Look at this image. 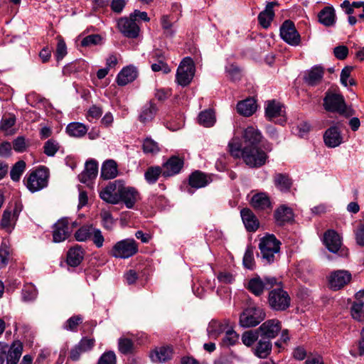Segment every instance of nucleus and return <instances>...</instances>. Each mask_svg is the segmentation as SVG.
I'll list each match as a JSON object with an SVG mask.
<instances>
[{
    "label": "nucleus",
    "mask_w": 364,
    "mask_h": 364,
    "mask_svg": "<svg viewBox=\"0 0 364 364\" xmlns=\"http://www.w3.org/2000/svg\"><path fill=\"white\" fill-rule=\"evenodd\" d=\"M98 364H116V355L113 351L104 353L98 360Z\"/></svg>",
    "instance_id": "0e129e2a"
},
{
    "label": "nucleus",
    "mask_w": 364,
    "mask_h": 364,
    "mask_svg": "<svg viewBox=\"0 0 364 364\" xmlns=\"http://www.w3.org/2000/svg\"><path fill=\"white\" fill-rule=\"evenodd\" d=\"M274 217L276 223L282 226L293 220L294 214L291 208L282 205L275 210Z\"/></svg>",
    "instance_id": "393cba45"
},
{
    "label": "nucleus",
    "mask_w": 364,
    "mask_h": 364,
    "mask_svg": "<svg viewBox=\"0 0 364 364\" xmlns=\"http://www.w3.org/2000/svg\"><path fill=\"white\" fill-rule=\"evenodd\" d=\"M93 228L92 225H83L75 232V240L79 242H85L91 238Z\"/></svg>",
    "instance_id": "a18cd8bd"
},
{
    "label": "nucleus",
    "mask_w": 364,
    "mask_h": 364,
    "mask_svg": "<svg viewBox=\"0 0 364 364\" xmlns=\"http://www.w3.org/2000/svg\"><path fill=\"white\" fill-rule=\"evenodd\" d=\"M198 123L205 127H210L215 123V113L212 109L200 112L198 117Z\"/></svg>",
    "instance_id": "37998d69"
},
{
    "label": "nucleus",
    "mask_w": 364,
    "mask_h": 364,
    "mask_svg": "<svg viewBox=\"0 0 364 364\" xmlns=\"http://www.w3.org/2000/svg\"><path fill=\"white\" fill-rule=\"evenodd\" d=\"M284 109L280 102L276 100L268 101L265 106V117L270 121L279 117L275 122L283 124L286 119L284 118Z\"/></svg>",
    "instance_id": "dca6fc26"
},
{
    "label": "nucleus",
    "mask_w": 364,
    "mask_h": 364,
    "mask_svg": "<svg viewBox=\"0 0 364 364\" xmlns=\"http://www.w3.org/2000/svg\"><path fill=\"white\" fill-rule=\"evenodd\" d=\"M211 181L210 176L200 171H196L189 176V185L192 188H200Z\"/></svg>",
    "instance_id": "7c9ffc66"
},
{
    "label": "nucleus",
    "mask_w": 364,
    "mask_h": 364,
    "mask_svg": "<svg viewBox=\"0 0 364 364\" xmlns=\"http://www.w3.org/2000/svg\"><path fill=\"white\" fill-rule=\"evenodd\" d=\"M119 350L123 354H128L132 351L133 342L126 338H121L118 343Z\"/></svg>",
    "instance_id": "13d9d810"
},
{
    "label": "nucleus",
    "mask_w": 364,
    "mask_h": 364,
    "mask_svg": "<svg viewBox=\"0 0 364 364\" xmlns=\"http://www.w3.org/2000/svg\"><path fill=\"white\" fill-rule=\"evenodd\" d=\"M261 337L272 339L276 338L282 330V323L278 319H269L257 328Z\"/></svg>",
    "instance_id": "4468645a"
},
{
    "label": "nucleus",
    "mask_w": 364,
    "mask_h": 364,
    "mask_svg": "<svg viewBox=\"0 0 364 364\" xmlns=\"http://www.w3.org/2000/svg\"><path fill=\"white\" fill-rule=\"evenodd\" d=\"M257 104L254 98H247L237 103V111L241 115L249 117L257 110Z\"/></svg>",
    "instance_id": "72a5a7b5"
},
{
    "label": "nucleus",
    "mask_w": 364,
    "mask_h": 364,
    "mask_svg": "<svg viewBox=\"0 0 364 364\" xmlns=\"http://www.w3.org/2000/svg\"><path fill=\"white\" fill-rule=\"evenodd\" d=\"M138 252V244L134 239H124L116 242L109 252L115 258L127 259Z\"/></svg>",
    "instance_id": "423d86ee"
},
{
    "label": "nucleus",
    "mask_w": 364,
    "mask_h": 364,
    "mask_svg": "<svg viewBox=\"0 0 364 364\" xmlns=\"http://www.w3.org/2000/svg\"><path fill=\"white\" fill-rule=\"evenodd\" d=\"M274 3L269 2L267 4L265 9L260 12L258 16V21L259 24L264 28H267L274 18V13L273 11V7L274 6Z\"/></svg>",
    "instance_id": "c9c22d12"
},
{
    "label": "nucleus",
    "mask_w": 364,
    "mask_h": 364,
    "mask_svg": "<svg viewBox=\"0 0 364 364\" xmlns=\"http://www.w3.org/2000/svg\"><path fill=\"white\" fill-rule=\"evenodd\" d=\"M266 317L264 309L255 304H250L240 315V325L244 328L255 327Z\"/></svg>",
    "instance_id": "7ed1b4c3"
},
{
    "label": "nucleus",
    "mask_w": 364,
    "mask_h": 364,
    "mask_svg": "<svg viewBox=\"0 0 364 364\" xmlns=\"http://www.w3.org/2000/svg\"><path fill=\"white\" fill-rule=\"evenodd\" d=\"M157 112V107L156 105L149 102L146 104L141 110V112L139 115V120L143 123H146L153 119L156 113Z\"/></svg>",
    "instance_id": "ea45409f"
},
{
    "label": "nucleus",
    "mask_w": 364,
    "mask_h": 364,
    "mask_svg": "<svg viewBox=\"0 0 364 364\" xmlns=\"http://www.w3.org/2000/svg\"><path fill=\"white\" fill-rule=\"evenodd\" d=\"M259 336L257 329L247 331L242 334V342L245 346L250 347L257 341Z\"/></svg>",
    "instance_id": "49530a36"
},
{
    "label": "nucleus",
    "mask_w": 364,
    "mask_h": 364,
    "mask_svg": "<svg viewBox=\"0 0 364 364\" xmlns=\"http://www.w3.org/2000/svg\"><path fill=\"white\" fill-rule=\"evenodd\" d=\"M59 144L53 139H48L46 141L43 146L44 153L48 156H53L59 150Z\"/></svg>",
    "instance_id": "603ef678"
},
{
    "label": "nucleus",
    "mask_w": 364,
    "mask_h": 364,
    "mask_svg": "<svg viewBox=\"0 0 364 364\" xmlns=\"http://www.w3.org/2000/svg\"><path fill=\"white\" fill-rule=\"evenodd\" d=\"M351 280V274L347 270H336L328 277V284L333 290H338Z\"/></svg>",
    "instance_id": "f3484780"
},
{
    "label": "nucleus",
    "mask_w": 364,
    "mask_h": 364,
    "mask_svg": "<svg viewBox=\"0 0 364 364\" xmlns=\"http://www.w3.org/2000/svg\"><path fill=\"white\" fill-rule=\"evenodd\" d=\"M364 294L363 291H358L355 294L356 300L353 301L350 307V314L353 319L358 321H364V301L360 298Z\"/></svg>",
    "instance_id": "a878e982"
},
{
    "label": "nucleus",
    "mask_w": 364,
    "mask_h": 364,
    "mask_svg": "<svg viewBox=\"0 0 364 364\" xmlns=\"http://www.w3.org/2000/svg\"><path fill=\"white\" fill-rule=\"evenodd\" d=\"M272 342L269 339L262 337L252 348L254 354L259 358H267L272 352Z\"/></svg>",
    "instance_id": "c85d7f7f"
},
{
    "label": "nucleus",
    "mask_w": 364,
    "mask_h": 364,
    "mask_svg": "<svg viewBox=\"0 0 364 364\" xmlns=\"http://www.w3.org/2000/svg\"><path fill=\"white\" fill-rule=\"evenodd\" d=\"M238 334L233 330L232 326L231 325L225 331V335L223 338V343L228 347L233 346L238 341Z\"/></svg>",
    "instance_id": "8fccbe9b"
},
{
    "label": "nucleus",
    "mask_w": 364,
    "mask_h": 364,
    "mask_svg": "<svg viewBox=\"0 0 364 364\" xmlns=\"http://www.w3.org/2000/svg\"><path fill=\"white\" fill-rule=\"evenodd\" d=\"M82 322V317L80 315L71 316L65 323L63 328L64 329L73 332L77 331V326Z\"/></svg>",
    "instance_id": "3c124183"
},
{
    "label": "nucleus",
    "mask_w": 364,
    "mask_h": 364,
    "mask_svg": "<svg viewBox=\"0 0 364 364\" xmlns=\"http://www.w3.org/2000/svg\"><path fill=\"white\" fill-rule=\"evenodd\" d=\"M161 24L164 29V33L166 36H172L173 35V23L168 16L164 15L161 17Z\"/></svg>",
    "instance_id": "bf43d9fd"
},
{
    "label": "nucleus",
    "mask_w": 364,
    "mask_h": 364,
    "mask_svg": "<svg viewBox=\"0 0 364 364\" xmlns=\"http://www.w3.org/2000/svg\"><path fill=\"white\" fill-rule=\"evenodd\" d=\"M117 163L112 159L105 161L101 168L100 176L102 178L108 180L115 178L117 176Z\"/></svg>",
    "instance_id": "e433bc0d"
},
{
    "label": "nucleus",
    "mask_w": 364,
    "mask_h": 364,
    "mask_svg": "<svg viewBox=\"0 0 364 364\" xmlns=\"http://www.w3.org/2000/svg\"><path fill=\"white\" fill-rule=\"evenodd\" d=\"M18 218V210L16 208L14 210L9 208L4 211L0 226L8 232H11Z\"/></svg>",
    "instance_id": "bb28decb"
},
{
    "label": "nucleus",
    "mask_w": 364,
    "mask_h": 364,
    "mask_svg": "<svg viewBox=\"0 0 364 364\" xmlns=\"http://www.w3.org/2000/svg\"><path fill=\"white\" fill-rule=\"evenodd\" d=\"M267 301L271 309L284 311L290 306L291 298L287 291L278 287L269 292Z\"/></svg>",
    "instance_id": "39448f33"
},
{
    "label": "nucleus",
    "mask_w": 364,
    "mask_h": 364,
    "mask_svg": "<svg viewBox=\"0 0 364 364\" xmlns=\"http://www.w3.org/2000/svg\"><path fill=\"white\" fill-rule=\"evenodd\" d=\"M172 350L169 347H162L151 353L150 358L154 363H164L171 359Z\"/></svg>",
    "instance_id": "58836bf2"
},
{
    "label": "nucleus",
    "mask_w": 364,
    "mask_h": 364,
    "mask_svg": "<svg viewBox=\"0 0 364 364\" xmlns=\"http://www.w3.org/2000/svg\"><path fill=\"white\" fill-rule=\"evenodd\" d=\"M183 160L178 156H171L163 165V176L169 177L178 173L183 166Z\"/></svg>",
    "instance_id": "4be33fe9"
},
{
    "label": "nucleus",
    "mask_w": 364,
    "mask_h": 364,
    "mask_svg": "<svg viewBox=\"0 0 364 364\" xmlns=\"http://www.w3.org/2000/svg\"><path fill=\"white\" fill-rule=\"evenodd\" d=\"M142 149L145 154L151 155L156 154L160 151L158 143L150 138H146L144 141Z\"/></svg>",
    "instance_id": "09e8293b"
},
{
    "label": "nucleus",
    "mask_w": 364,
    "mask_h": 364,
    "mask_svg": "<svg viewBox=\"0 0 364 364\" xmlns=\"http://www.w3.org/2000/svg\"><path fill=\"white\" fill-rule=\"evenodd\" d=\"M97 162L93 159L88 160L85 163V170L78 176L79 181L89 186L90 182L97 177Z\"/></svg>",
    "instance_id": "412c9836"
},
{
    "label": "nucleus",
    "mask_w": 364,
    "mask_h": 364,
    "mask_svg": "<svg viewBox=\"0 0 364 364\" xmlns=\"http://www.w3.org/2000/svg\"><path fill=\"white\" fill-rule=\"evenodd\" d=\"M120 180L114 181L109 183L106 187H105L100 193V197L104 201L111 204L119 203V196L120 188L122 185Z\"/></svg>",
    "instance_id": "ddd939ff"
},
{
    "label": "nucleus",
    "mask_w": 364,
    "mask_h": 364,
    "mask_svg": "<svg viewBox=\"0 0 364 364\" xmlns=\"http://www.w3.org/2000/svg\"><path fill=\"white\" fill-rule=\"evenodd\" d=\"M23 351V344L19 341H15L9 347L7 351L6 363L7 364H17L21 356Z\"/></svg>",
    "instance_id": "c756f323"
},
{
    "label": "nucleus",
    "mask_w": 364,
    "mask_h": 364,
    "mask_svg": "<svg viewBox=\"0 0 364 364\" xmlns=\"http://www.w3.org/2000/svg\"><path fill=\"white\" fill-rule=\"evenodd\" d=\"M119 194V203L123 202L127 208H132L139 197L138 191L134 188L124 186L123 181Z\"/></svg>",
    "instance_id": "a211bd4d"
},
{
    "label": "nucleus",
    "mask_w": 364,
    "mask_h": 364,
    "mask_svg": "<svg viewBox=\"0 0 364 364\" xmlns=\"http://www.w3.org/2000/svg\"><path fill=\"white\" fill-rule=\"evenodd\" d=\"M275 186L281 191H287L291 186V180L288 175L284 173H276L274 176Z\"/></svg>",
    "instance_id": "a19ab883"
},
{
    "label": "nucleus",
    "mask_w": 364,
    "mask_h": 364,
    "mask_svg": "<svg viewBox=\"0 0 364 364\" xmlns=\"http://www.w3.org/2000/svg\"><path fill=\"white\" fill-rule=\"evenodd\" d=\"M231 326L230 320H212L208 323L207 328L208 336L210 338H217L229 328Z\"/></svg>",
    "instance_id": "aec40b11"
},
{
    "label": "nucleus",
    "mask_w": 364,
    "mask_h": 364,
    "mask_svg": "<svg viewBox=\"0 0 364 364\" xmlns=\"http://www.w3.org/2000/svg\"><path fill=\"white\" fill-rule=\"evenodd\" d=\"M66 132L71 136L81 137L87 133V128L82 123L72 122L67 126Z\"/></svg>",
    "instance_id": "79ce46f5"
},
{
    "label": "nucleus",
    "mask_w": 364,
    "mask_h": 364,
    "mask_svg": "<svg viewBox=\"0 0 364 364\" xmlns=\"http://www.w3.org/2000/svg\"><path fill=\"white\" fill-rule=\"evenodd\" d=\"M242 222L246 229L250 232H255L259 228V221L252 211L249 208H243L240 211Z\"/></svg>",
    "instance_id": "cd10ccee"
},
{
    "label": "nucleus",
    "mask_w": 364,
    "mask_h": 364,
    "mask_svg": "<svg viewBox=\"0 0 364 364\" xmlns=\"http://www.w3.org/2000/svg\"><path fill=\"white\" fill-rule=\"evenodd\" d=\"M355 236L356 243L363 247L364 246V223L360 224L357 229L355 230Z\"/></svg>",
    "instance_id": "774afa93"
},
{
    "label": "nucleus",
    "mask_w": 364,
    "mask_h": 364,
    "mask_svg": "<svg viewBox=\"0 0 364 364\" xmlns=\"http://www.w3.org/2000/svg\"><path fill=\"white\" fill-rule=\"evenodd\" d=\"M75 225V222H70L67 218L58 220L53 225V242H61L68 238Z\"/></svg>",
    "instance_id": "6e6552de"
},
{
    "label": "nucleus",
    "mask_w": 364,
    "mask_h": 364,
    "mask_svg": "<svg viewBox=\"0 0 364 364\" xmlns=\"http://www.w3.org/2000/svg\"><path fill=\"white\" fill-rule=\"evenodd\" d=\"M49 171L45 166H41L31 172L24 178L27 188L32 193L39 191L48 186Z\"/></svg>",
    "instance_id": "20e7f679"
},
{
    "label": "nucleus",
    "mask_w": 364,
    "mask_h": 364,
    "mask_svg": "<svg viewBox=\"0 0 364 364\" xmlns=\"http://www.w3.org/2000/svg\"><path fill=\"white\" fill-rule=\"evenodd\" d=\"M195 74V66L191 58H186L180 63L176 75V80L182 87L190 84Z\"/></svg>",
    "instance_id": "0eeeda50"
},
{
    "label": "nucleus",
    "mask_w": 364,
    "mask_h": 364,
    "mask_svg": "<svg viewBox=\"0 0 364 364\" xmlns=\"http://www.w3.org/2000/svg\"><path fill=\"white\" fill-rule=\"evenodd\" d=\"M37 296V290L32 285L25 286L22 290V298L25 301L34 300Z\"/></svg>",
    "instance_id": "4d7b16f0"
},
{
    "label": "nucleus",
    "mask_w": 364,
    "mask_h": 364,
    "mask_svg": "<svg viewBox=\"0 0 364 364\" xmlns=\"http://www.w3.org/2000/svg\"><path fill=\"white\" fill-rule=\"evenodd\" d=\"M26 168V163L24 161H17L11 168L10 171L11 178L14 181H18L22 173H23Z\"/></svg>",
    "instance_id": "de8ad7c7"
},
{
    "label": "nucleus",
    "mask_w": 364,
    "mask_h": 364,
    "mask_svg": "<svg viewBox=\"0 0 364 364\" xmlns=\"http://www.w3.org/2000/svg\"><path fill=\"white\" fill-rule=\"evenodd\" d=\"M16 117L14 114H9L4 116L0 122V130L5 132L7 134H9V129L15 124Z\"/></svg>",
    "instance_id": "864d4df0"
},
{
    "label": "nucleus",
    "mask_w": 364,
    "mask_h": 364,
    "mask_svg": "<svg viewBox=\"0 0 364 364\" xmlns=\"http://www.w3.org/2000/svg\"><path fill=\"white\" fill-rule=\"evenodd\" d=\"M323 140L328 147L335 148L343 142V138L337 127L328 128L324 133Z\"/></svg>",
    "instance_id": "5701e85b"
},
{
    "label": "nucleus",
    "mask_w": 364,
    "mask_h": 364,
    "mask_svg": "<svg viewBox=\"0 0 364 364\" xmlns=\"http://www.w3.org/2000/svg\"><path fill=\"white\" fill-rule=\"evenodd\" d=\"M137 70L132 65L124 68L117 75V83L119 86H124L133 82L137 77Z\"/></svg>",
    "instance_id": "b1692460"
},
{
    "label": "nucleus",
    "mask_w": 364,
    "mask_h": 364,
    "mask_svg": "<svg viewBox=\"0 0 364 364\" xmlns=\"http://www.w3.org/2000/svg\"><path fill=\"white\" fill-rule=\"evenodd\" d=\"M163 176V170L160 166H151L147 168L144 173V178L149 184L155 183L159 176Z\"/></svg>",
    "instance_id": "c03bdc74"
},
{
    "label": "nucleus",
    "mask_w": 364,
    "mask_h": 364,
    "mask_svg": "<svg viewBox=\"0 0 364 364\" xmlns=\"http://www.w3.org/2000/svg\"><path fill=\"white\" fill-rule=\"evenodd\" d=\"M95 340L87 337H83L77 344L82 351L87 352L95 346Z\"/></svg>",
    "instance_id": "69168bd1"
},
{
    "label": "nucleus",
    "mask_w": 364,
    "mask_h": 364,
    "mask_svg": "<svg viewBox=\"0 0 364 364\" xmlns=\"http://www.w3.org/2000/svg\"><path fill=\"white\" fill-rule=\"evenodd\" d=\"M58 43L55 52V57L58 61L62 60L67 54V46L61 36H58Z\"/></svg>",
    "instance_id": "6e6d98bb"
},
{
    "label": "nucleus",
    "mask_w": 364,
    "mask_h": 364,
    "mask_svg": "<svg viewBox=\"0 0 364 364\" xmlns=\"http://www.w3.org/2000/svg\"><path fill=\"white\" fill-rule=\"evenodd\" d=\"M117 28L125 37L129 38H136L140 31L138 23L132 18V14L129 17L120 18L117 21Z\"/></svg>",
    "instance_id": "9b49d317"
},
{
    "label": "nucleus",
    "mask_w": 364,
    "mask_h": 364,
    "mask_svg": "<svg viewBox=\"0 0 364 364\" xmlns=\"http://www.w3.org/2000/svg\"><path fill=\"white\" fill-rule=\"evenodd\" d=\"M10 255V250L9 246L2 242L0 247V267H5L9 262Z\"/></svg>",
    "instance_id": "052dcab7"
},
{
    "label": "nucleus",
    "mask_w": 364,
    "mask_h": 364,
    "mask_svg": "<svg viewBox=\"0 0 364 364\" xmlns=\"http://www.w3.org/2000/svg\"><path fill=\"white\" fill-rule=\"evenodd\" d=\"M277 284L275 277H265L262 280L259 277L251 279L248 283V289L255 295L259 296L264 289H269Z\"/></svg>",
    "instance_id": "2eb2a0df"
},
{
    "label": "nucleus",
    "mask_w": 364,
    "mask_h": 364,
    "mask_svg": "<svg viewBox=\"0 0 364 364\" xmlns=\"http://www.w3.org/2000/svg\"><path fill=\"white\" fill-rule=\"evenodd\" d=\"M281 242L274 235H267L259 240V249L262 258L267 263L277 259L280 250Z\"/></svg>",
    "instance_id": "f03ea898"
},
{
    "label": "nucleus",
    "mask_w": 364,
    "mask_h": 364,
    "mask_svg": "<svg viewBox=\"0 0 364 364\" xmlns=\"http://www.w3.org/2000/svg\"><path fill=\"white\" fill-rule=\"evenodd\" d=\"M323 73V69L321 67H313L305 73L304 81L308 85L315 86L321 82Z\"/></svg>",
    "instance_id": "2f4dec72"
},
{
    "label": "nucleus",
    "mask_w": 364,
    "mask_h": 364,
    "mask_svg": "<svg viewBox=\"0 0 364 364\" xmlns=\"http://www.w3.org/2000/svg\"><path fill=\"white\" fill-rule=\"evenodd\" d=\"M251 204L257 210H265L271 207L269 198L264 193L255 194L251 199Z\"/></svg>",
    "instance_id": "4c0bfd02"
},
{
    "label": "nucleus",
    "mask_w": 364,
    "mask_h": 364,
    "mask_svg": "<svg viewBox=\"0 0 364 364\" xmlns=\"http://www.w3.org/2000/svg\"><path fill=\"white\" fill-rule=\"evenodd\" d=\"M318 21L325 26H332L336 23L335 9L332 6L324 7L318 14Z\"/></svg>",
    "instance_id": "473e14b6"
},
{
    "label": "nucleus",
    "mask_w": 364,
    "mask_h": 364,
    "mask_svg": "<svg viewBox=\"0 0 364 364\" xmlns=\"http://www.w3.org/2000/svg\"><path fill=\"white\" fill-rule=\"evenodd\" d=\"M323 107L326 111L343 114L346 105L343 97L339 94L327 92L323 99Z\"/></svg>",
    "instance_id": "9d476101"
},
{
    "label": "nucleus",
    "mask_w": 364,
    "mask_h": 364,
    "mask_svg": "<svg viewBox=\"0 0 364 364\" xmlns=\"http://www.w3.org/2000/svg\"><path fill=\"white\" fill-rule=\"evenodd\" d=\"M243 264L247 269H253L255 264L254 248L252 246H248L246 249L243 257Z\"/></svg>",
    "instance_id": "5fc2aeb1"
},
{
    "label": "nucleus",
    "mask_w": 364,
    "mask_h": 364,
    "mask_svg": "<svg viewBox=\"0 0 364 364\" xmlns=\"http://www.w3.org/2000/svg\"><path fill=\"white\" fill-rule=\"evenodd\" d=\"M280 36L286 43L293 46H298L301 41L294 23L290 20H286L281 26Z\"/></svg>",
    "instance_id": "f8f14e48"
},
{
    "label": "nucleus",
    "mask_w": 364,
    "mask_h": 364,
    "mask_svg": "<svg viewBox=\"0 0 364 364\" xmlns=\"http://www.w3.org/2000/svg\"><path fill=\"white\" fill-rule=\"evenodd\" d=\"M324 243L330 252L338 253L341 257L348 256V250L342 247L341 238L335 230H328L325 232Z\"/></svg>",
    "instance_id": "1a4fd4ad"
},
{
    "label": "nucleus",
    "mask_w": 364,
    "mask_h": 364,
    "mask_svg": "<svg viewBox=\"0 0 364 364\" xmlns=\"http://www.w3.org/2000/svg\"><path fill=\"white\" fill-rule=\"evenodd\" d=\"M230 152L235 158H242L245 164L251 168H257L263 166L267 159L266 151H271L269 144H262L264 150L260 146L242 147L240 140L237 137H234L228 144Z\"/></svg>",
    "instance_id": "f257e3e1"
},
{
    "label": "nucleus",
    "mask_w": 364,
    "mask_h": 364,
    "mask_svg": "<svg viewBox=\"0 0 364 364\" xmlns=\"http://www.w3.org/2000/svg\"><path fill=\"white\" fill-rule=\"evenodd\" d=\"M242 138L245 144L243 147H257L262 141L260 131L253 126H249L244 129Z\"/></svg>",
    "instance_id": "6ab92c4d"
},
{
    "label": "nucleus",
    "mask_w": 364,
    "mask_h": 364,
    "mask_svg": "<svg viewBox=\"0 0 364 364\" xmlns=\"http://www.w3.org/2000/svg\"><path fill=\"white\" fill-rule=\"evenodd\" d=\"M102 38L98 34L89 35L82 38L81 41V46L83 47H88L91 46H95L100 43Z\"/></svg>",
    "instance_id": "680f3d73"
},
{
    "label": "nucleus",
    "mask_w": 364,
    "mask_h": 364,
    "mask_svg": "<svg viewBox=\"0 0 364 364\" xmlns=\"http://www.w3.org/2000/svg\"><path fill=\"white\" fill-rule=\"evenodd\" d=\"M226 72L232 80H237L240 77V70L235 65L231 64L226 67Z\"/></svg>",
    "instance_id": "338daca9"
},
{
    "label": "nucleus",
    "mask_w": 364,
    "mask_h": 364,
    "mask_svg": "<svg viewBox=\"0 0 364 364\" xmlns=\"http://www.w3.org/2000/svg\"><path fill=\"white\" fill-rule=\"evenodd\" d=\"M84 252L80 246L76 245L71 247L67 254V263L71 267H77L82 262Z\"/></svg>",
    "instance_id": "f704fd0d"
},
{
    "label": "nucleus",
    "mask_w": 364,
    "mask_h": 364,
    "mask_svg": "<svg viewBox=\"0 0 364 364\" xmlns=\"http://www.w3.org/2000/svg\"><path fill=\"white\" fill-rule=\"evenodd\" d=\"M91 237L95 245L100 248L103 246L105 238L100 229L93 228Z\"/></svg>",
    "instance_id": "e2e57ef3"
}]
</instances>
